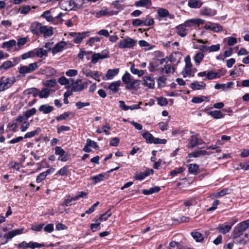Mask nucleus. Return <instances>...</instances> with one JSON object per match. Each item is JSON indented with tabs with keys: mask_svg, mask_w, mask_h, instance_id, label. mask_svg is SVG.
I'll use <instances>...</instances> for the list:
<instances>
[{
	"mask_svg": "<svg viewBox=\"0 0 249 249\" xmlns=\"http://www.w3.org/2000/svg\"><path fill=\"white\" fill-rule=\"evenodd\" d=\"M28 249L30 248L31 249H35L37 248H42L44 246L43 244L38 243L37 242H35L33 241H30L29 243H27Z\"/></svg>",
	"mask_w": 249,
	"mask_h": 249,
	"instance_id": "473e14b6",
	"label": "nucleus"
},
{
	"mask_svg": "<svg viewBox=\"0 0 249 249\" xmlns=\"http://www.w3.org/2000/svg\"><path fill=\"white\" fill-rule=\"evenodd\" d=\"M132 24L134 27L141 26L143 25V20L139 18H136L132 20Z\"/></svg>",
	"mask_w": 249,
	"mask_h": 249,
	"instance_id": "680f3d73",
	"label": "nucleus"
},
{
	"mask_svg": "<svg viewBox=\"0 0 249 249\" xmlns=\"http://www.w3.org/2000/svg\"><path fill=\"white\" fill-rule=\"evenodd\" d=\"M70 79H68L64 76H61L58 79V82L61 85H67L70 84Z\"/></svg>",
	"mask_w": 249,
	"mask_h": 249,
	"instance_id": "e2e57ef3",
	"label": "nucleus"
},
{
	"mask_svg": "<svg viewBox=\"0 0 249 249\" xmlns=\"http://www.w3.org/2000/svg\"><path fill=\"white\" fill-rule=\"evenodd\" d=\"M100 221L99 219L96 220L95 223H92L90 224V229L93 232H95L97 231H99L101 229Z\"/></svg>",
	"mask_w": 249,
	"mask_h": 249,
	"instance_id": "a19ab883",
	"label": "nucleus"
},
{
	"mask_svg": "<svg viewBox=\"0 0 249 249\" xmlns=\"http://www.w3.org/2000/svg\"><path fill=\"white\" fill-rule=\"evenodd\" d=\"M142 84L149 89H153L155 86V81L150 76H144Z\"/></svg>",
	"mask_w": 249,
	"mask_h": 249,
	"instance_id": "4468645a",
	"label": "nucleus"
},
{
	"mask_svg": "<svg viewBox=\"0 0 249 249\" xmlns=\"http://www.w3.org/2000/svg\"><path fill=\"white\" fill-rule=\"evenodd\" d=\"M208 153L206 150H198L194 152H192L189 154V156L190 158L192 157H198L200 155H204Z\"/></svg>",
	"mask_w": 249,
	"mask_h": 249,
	"instance_id": "c03bdc74",
	"label": "nucleus"
},
{
	"mask_svg": "<svg viewBox=\"0 0 249 249\" xmlns=\"http://www.w3.org/2000/svg\"><path fill=\"white\" fill-rule=\"evenodd\" d=\"M130 71L134 74H137L139 76H141L144 73L143 70H139L135 68L134 64H133L130 67Z\"/></svg>",
	"mask_w": 249,
	"mask_h": 249,
	"instance_id": "e433bc0d",
	"label": "nucleus"
},
{
	"mask_svg": "<svg viewBox=\"0 0 249 249\" xmlns=\"http://www.w3.org/2000/svg\"><path fill=\"white\" fill-rule=\"evenodd\" d=\"M88 32H85L82 33L71 32L69 33V35L74 37L73 42L75 43L79 44L88 36Z\"/></svg>",
	"mask_w": 249,
	"mask_h": 249,
	"instance_id": "1a4fd4ad",
	"label": "nucleus"
},
{
	"mask_svg": "<svg viewBox=\"0 0 249 249\" xmlns=\"http://www.w3.org/2000/svg\"><path fill=\"white\" fill-rule=\"evenodd\" d=\"M16 63H13L12 61L8 60L7 61L4 62L1 65V68H3L4 69H8L9 68H10L11 67H13L16 65Z\"/></svg>",
	"mask_w": 249,
	"mask_h": 249,
	"instance_id": "3c124183",
	"label": "nucleus"
},
{
	"mask_svg": "<svg viewBox=\"0 0 249 249\" xmlns=\"http://www.w3.org/2000/svg\"><path fill=\"white\" fill-rule=\"evenodd\" d=\"M119 72V69H109L106 75L107 79H112L113 77Z\"/></svg>",
	"mask_w": 249,
	"mask_h": 249,
	"instance_id": "a878e982",
	"label": "nucleus"
},
{
	"mask_svg": "<svg viewBox=\"0 0 249 249\" xmlns=\"http://www.w3.org/2000/svg\"><path fill=\"white\" fill-rule=\"evenodd\" d=\"M38 68L36 62L29 64L28 66H22L19 68L18 72L20 74H25L35 71Z\"/></svg>",
	"mask_w": 249,
	"mask_h": 249,
	"instance_id": "39448f33",
	"label": "nucleus"
},
{
	"mask_svg": "<svg viewBox=\"0 0 249 249\" xmlns=\"http://www.w3.org/2000/svg\"><path fill=\"white\" fill-rule=\"evenodd\" d=\"M151 4V0H140L135 3V5L137 7H145L147 5Z\"/></svg>",
	"mask_w": 249,
	"mask_h": 249,
	"instance_id": "c756f323",
	"label": "nucleus"
},
{
	"mask_svg": "<svg viewBox=\"0 0 249 249\" xmlns=\"http://www.w3.org/2000/svg\"><path fill=\"white\" fill-rule=\"evenodd\" d=\"M212 31L214 32H219L223 30V27L219 24L211 23Z\"/></svg>",
	"mask_w": 249,
	"mask_h": 249,
	"instance_id": "8fccbe9b",
	"label": "nucleus"
},
{
	"mask_svg": "<svg viewBox=\"0 0 249 249\" xmlns=\"http://www.w3.org/2000/svg\"><path fill=\"white\" fill-rule=\"evenodd\" d=\"M64 16V14L60 12L58 14L57 16L53 18L51 15V12L50 10H46L44 11L43 14L41 15V17L45 18L47 21L53 22L54 24L62 23L63 19L61 18Z\"/></svg>",
	"mask_w": 249,
	"mask_h": 249,
	"instance_id": "f03ea898",
	"label": "nucleus"
},
{
	"mask_svg": "<svg viewBox=\"0 0 249 249\" xmlns=\"http://www.w3.org/2000/svg\"><path fill=\"white\" fill-rule=\"evenodd\" d=\"M36 112V110L35 108H32L31 109L27 110L24 113V116L26 118V119H28L31 116L34 115Z\"/></svg>",
	"mask_w": 249,
	"mask_h": 249,
	"instance_id": "4d7b16f0",
	"label": "nucleus"
},
{
	"mask_svg": "<svg viewBox=\"0 0 249 249\" xmlns=\"http://www.w3.org/2000/svg\"><path fill=\"white\" fill-rule=\"evenodd\" d=\"M36 56L35 49L27 53H25L22 54L21 58L22 59H26L29 58H32Z\"/></svg>",
	"mask_w": 249,
	"mask_h": 249,
	"instance_id": "79ce46f5",
	"label": "nucleus"
},
{
	"mask_svg": "<svg viewBox=\"0 0 249 249\" xmlns=\"http://www.w3.org/2000/svg\"><path fill=\"white\" fill-rule=\"evenodd\" d=\"M203 2L200 0H189L188 5L191 8H199L201 7Z\"/></svg>",
	"mask_w": 249,
	"mask_h": 249,
	"instance_id": "5701e85b",
	"label": "nucleus"
},
{
	"mask_svg": "<svg viewBox=\"0 0 249 249\" xmlns=\"http://www.w3.org/2000/svg\"><path fill=\"white\" fill-rule=\"evenodd\" d=\"M229 193V189L228 188H225L218 192L215 196L216 197H221Z\"/></svg>",
	"mask_w": 249,
	"mask_h": 249,
	"instance_id": "338daca9",
	"label": "nucleus"
},
{
	"mask_svg": "<svg viewBox=\"0 0 249 249\" xmlns=\"http://www.w3.org/2000/svg\"><path fill=\"white\" fill-rule=\"evenodd\" d=\"M225 40H227L229 46H233L237 42L236 38L234 37H228L225 38Z\"/></svg>",
	"mask_w": 249,
	"mask_h": 249,
	"instance_id": "bf43d9fd",
	"label": "nucleus"
},
{
	"mask_svg": "<svg viewBox=\"0 0 249 249\" xmlns=\"http://www.w3.org/2000/svg\"><path fill=\"white\" fill-rule=\"evenodd\" d=\"M204 54L202 53H197L196 54L194 57V61L196 65H198L203 59Z\"/></svg>",
	"mask_w": 249,
	"mask_h": 249,
	"instance_id": "2f4dec72",
	"label": "nucleus"
},
{
	"mask_svg": "<svg viewBox=\"0 0 249 249\" xmlns=\"http://www.w3.org/2000/svg\"><path fill=\"white\" fill-rule=\"evenodd\" d=\"M192 70L191 68H188L186 67L184 68L183 71L182 72L183 77H186L187 76H194V74L192 73Z\"/></svg>",
	"mask_w": 249,
	"mask_h": 249,
	"instance_id": "5fc2aeb1",
	"label": "nucleus"
},
{
	"mask_svg": "<svg viewBox=\"0 0 249 249\" xmlns=\"http://www.w3.org/2000/svg\"><path fill=\"white\" fill-rule=\"evenodd\" d=\"M41 26V23L38 22H34L31 24L30 30L33 34L37 36L39 34L40 27Z\"/></svg>",
	"mask_w": 249,
	"mask_h": 249,
	"instance_id": "6ab92c4d",
	"label": "nucleus"
},
{
	"mask_svg": "<svg viewBox=\"0 0 249 249\" xmlns=\"http://www.w3.org/2000/svg\"><path fill=\"white\" fill-rule=\"evenodd\" d=\"M143 25L148 26H152L155 23L154 19L149 15H147L146 17L145 20H143Z\"/></svg>",
	"mask_w": 249,
	"mask_h": 249,
	"instance_id": "4c0bfd02",
	"label": "nucleus"
},
{
	"mask_svg": "<svg viewBox=\"0 0 249 249\" xmlns=\"http://www.w3.org/2000/svg\"><path fill=\"white\" fill-rule=\"evenodd\" d=\"M158 104L161 106H166L168 104V101L166 98L160 97L157 99Z\"/></svg>",
	"mask_w": 249,
	"mask_h": 249,
	"instance_id": "69168bd1",
	"label": "nucleus"
},
{
	"mask_svg": "<svg viewBox=\"0 0 249 249\" xmlns=\"http://www.w3.org/2000/svg\"><path fill=\"white\" fill-rule=\"evenodd\" d=\"M69 166L65 165L62 168H61L57 172L56 175L59 174L60 176H67L69 174Z\"/></svg>",
	"mask_w": 249,
	"mask_h": 249,
	"instance_id": "ea45409f",
	"label": "nucleus"
},
{
	"mask_svg": "<svg viewBox=\"0 0 249 249\" xmlns=\"http://www.w3.org/2000/svg\"><path fill=\"white\" fill-rule=\"evenodd\" d=\"M67 43L64 41H61L56 43L52 48V52L53 54H55L62 51L65 46L67 45Z\"/></svg>",
	"mask_w": 249,
	"mask_h": 249,
	"instance_id": "f3484780",
	"label": "nucleus"
},
{
	"mask_svg": "<svg viewBox=\"0 0 249 249\" xmlns=\"http://www.w3.org/2000/svg\"><path fill=\"white\" fill-rule=\"evenodd\" d=\"M41 131V128L39 127L36 128V129L33 131H31L29 132L26 133L24 136V138H30L34 137L37 134L39 133Z\"/></svg>",
	"mask_w": 249,
	"mask_h": 249,
	"instance_id": "72a5a7b5",
	"label": "nucleus"
},
{
	"mask_svg": "<svg viewBox=\"0 0 249 249\" xmlns=\"http://www.w3.org/2000/svg\"><path fill=\"white\" fill-rule=\"evenodd\" d=\"M197 136L198 135L191 136L189 139V148H193L196 145L201 144L202 143V141L201 140H199Z\"/></svg>",
	"mask_w": 249,
	"mask_h": 249,
	"instance_id": "2eb2a0df",
	"label": "nucleus"
},
{
	"mask_svg": "<svg viewBox=\"0 0 249 249\" xmlns=\"http://www.w3.org/2000/svg\"><path fill=\"white\" fill-rule=\"evenodd\" d=\"M226 71H227L224 69L218 70L217 72H213L212 71H209L207 73V78L209 80L219 78L221 76L225 75Z\"/></svg>",
	"mask_w": 249,
	"mask_h": 249,
	"instance_id": "9d476101",
	"label": "nucleus"
},
{
	"mask_svg": "<svg viewBox=\"0 0 249 249\" xmlns=\"http://www.w3.org/2000/svg\"><path fill=\"white\" fill-rule=\"evenodd\" d=\"M87 143L88 144V145L89 146V147H92L96 150H98L99 149V147L97 144V143L90 139H88L87 140Z\"/></svg>",
	"mask_w": 249,
	"mask_h": 249,
	"instance_id": "603ef678",
	"label": "nucleus"
},
{
	"mask_svg": "<svg viewBox=\"0 0 249 249\" xmlns=\"http://www.w3.org/2000/svg\"><path fill=\"white\" fill-rule=\"evenodd\" d=\"M202 15L212 17L216 14V10L208 7H203L200 10Z\"/></svg>",
	"mask_w": 249,
	"mask_h": 249,
	"instance_id": "a211bd4d",
	"label": "nucleus"
},
{
	"mask_svg": "<svg viewBox=\"0 0 249 249\" xmlns=\"http://www.w3.org/2000/svg\"><path fill=\"white\" fill-rule=\"evenodd\" d=\"M35 50L36 56L40 58H42L44 56H47L48 51L44 50L43 48L36 49Z\"/></svg>",
	"mask_w": 249,
	"mask_h": 249,
	"instance_id": "cd10ccee",
	"label": "nucleus"
},
{
	"mask_svg": "<svg viewBox=\"0 0 249 249\" xmlns=\"http://www.w3.org/2000/svg\"><path fill=\"white\" fill-rule=\"evenodd\" d=\"M26 92L27 94H33V96L36 97L38 95L39 90L37 88H32L26 89Z\"/></svg>",
	"mask_w": 249,
	"mask_h": 249,
	"instance_id": "a18cd8bd",
	"label": "nucleus"
},
{
	"mask_svg": "<svg viewBox=\"0 0 249 249\" xmlns=\"http://www.w3.org/2000/svg\"><path fill=\"white\" fill-rule=\"evenodd\" d=\"M55 154L59 156L58 160L63 162L68 160V154L60 146H56L55 148Z\"/></svg>",
	"mask_w": 249,
	"mask_h": 249,
	"instance_id": "9b49d317",
	"label": "nucleus"
},
{
	"mask_svg": "<svg viewBox=\"0 0 249 249\" xmlns=\"http://www.w3.org/2000/svg\"><path fill=\"white\" fill-rule=\"evenodd\" d=\"M50 89L47 88L43 89L38 93L40 98H45L49 96L50 94Z\"/></svg>",
	"mask_w": 249,
	"mask_h": 249,
	"instance_id": "c9c22d12",
	"label": "nucleus"
},
{
	"mask_svg": "<svg viewBox=\"0 0 249 249\" xmlns=\"http://www.w3.org/2000/svg\"><path fill=\"white\" fill-rule=\"evenodd\" d=\"M232 235L236 244H246L249 240L248 233L244 234L242 233L232 234Z\"/></svg>",
	"mask_w": 249,
	"mask_h": 249,
	"instance_id": "0eeeda50",
	"label": "nucleus"
},
{
	"mask_svg": "<svg viewBox=\"0 0 249 249\" xmlns=\"http://www.w3.org/2000/svg\"><path fill=\"white\" fill-rule=\"evenodd\" d=\"M109 52L107 50H104L102 53H94L92 55L91 63L96 64L100 59H103L109 57Z\"/></svg>",
	"mask_w": 249,
	"mask_h": 249,
	"instance_id": "6e6552de",
	"label": "nucleus"
},
{
	"mask_svg": "<svg viewBox=\"0 0 249 249\" xmlns=\"http://www.w3.org/2000/svg\"><path fill=\"white\" fill-rule=\"evenodd\" d=\"M53 109L54 108L53 106H49L48 104H45L40 106L38 110L44 114H48L51 112Z\"/></svg>",
	"mask_w": 249,
	"mask_h": 249,
	"instance_id": "4be33fe9",
	"label": "nucleus"
},
{
	"mask_svg": "<svg viewBox=\"0 0 249 249\" xmlns=\"http://www.w3.org/2000/svg\"><path fill=\"white\" fill-rule=\"evenodd\" d=\"M118 12L113 10H110L109 9L106 8L105 9H102L96 13V17L100 18L102 16H111L117 15Z\"/></svg>",
	"mask_w": 249,
	"mask_h": 249,
	"instance_id": "f8f14e48",
	"label": "nucleus"
},
{
	"mask_svg": "<svg viewBox=\"0 0 249 249\" xmlns=\"http://www.w3.org/2000/svg\"><path fill=\"white\" fill-rule=\"evenodd\" d=\"M206 86V84L203 82L196 81L191 84L190 88L193 90H200L204 89Z\"/></svg>",
	"mask_w": 249,
	"mask_h": 249,
	"instance_id": "aec40b11",
	"label": "nucleus"
},
{
	"mask_svg": "<svg viewBox=\"0 0 249 249\" xmlns=\"http://www.w3.org/2000/svg\"><path fill=\"white\" fill-rule=\"evenodd\" d=\"M167 80V78L163 75L161 76H160L158 79H157V82L158 84V86H162L164 87L165 85L166 81Z\"/></svg>",
	"mask_w": 249,
	"mask_h": 249,
	"instance_id": "6e6d98bb",
	"label": "nucleus"
},
{
	"mask_svg": "<svg viewBox=\"0 0 249 249\" xmlns=\"http://www.w3.org/2000/svg\"><path fill=\"white\" fill-rule=\"evenodd\" d=\"M234 224V222L231 223V225H221L218 227L219 232L225 234L228 232L231 229L232 226Z\"/></svg>",
	"mask_w": 249,
	"mask_h": 249,
	"instance_id": "b1692460",
	"label": "nucleus"
},
{
	"mask_svg": "<svg viewBox=\"0 0 249 249\" xmlns=\"http://www.w3.org/2000/svg\"><path fill=\"white\" fill-rule=\"evenodd\" d=\"M249 228V219L240 222L234 228L232 234L243 233Z\"/></svg>",
	"mask_w": 249,
	"mask_h": 249,
	"instance_id": "423d86ee",
	"label": "nucleus"
},
{
	"mask_svg": "<svg viewBox=\"0 0 249 249\" xmlns=\"http://www.w3.org/2000/svg\"><path fill=\"white\" fill-rule=\"evenodd\" d=\"M176 29L177 34L181 37H184L187 34L186 28L182 24L177 26Z\"/></svg>",
	"mask_w": 249,
	"mask_h": 249,
	"instance_id": "412c9836",
	"label": "nucleus"
},
{
	"mask_svg": "<svg viewBox=\"0 0 249 249\" xmlns=\"http://www.w3.org/2000/svg\"><path fill=\"white\" fill-rule=\"evenodd\" d=\"M16 44V41L15 40H10L8 41L4 42L2 43V48H10L12 47L15 46Z\"/></svg>",
	"mask_w": 249,
	"mask_h": 249,
	"instance_id": "de8ad7c7",
	"label": "nucleus"
},
{
	"mask_svg": "<svg viewBox=\"0 0 249 249\" xmlns=\"http://www.w3.org/2000/svg\"><path fill=\"white\" fill-rule=\"evenodd\" d=\"M70 130V127L68 126L61 125L57 127V132L60 134L63 131H68Z\"/></svg>",
	"mask_w": 249,
	"mask_h": 249,
	"instance_id": "774afa93",
	"label": "nucleus"
},
{
	"mask_svg": "<svg viewBox=\"0 0 249 249\" xmlns=\"http://www.w3.org/2000/svg\"><path fill=\"white\" fill-rule=\"evenodd\" d=\"M71 89L74 92L80 91L84 89V87L82 85V84H72Z\"/></svg>",
	"mask_w": 249,
	"mask_h": 249,
	"instance_id": "052dcab7",
	"label": "nucleus"
},
{
	"mask_svg": "<svg viewBox=\"0 0 249 249\" xmlns=\"http://www.w3.org/2000/svg\"><path fill=\"white\" fill-rule=\"evenodd\" d=\"M71 112H65L60 115L57 116L55 119L57 121L66 120L71 114Z\"/></svg>",
	"mask_w": 249,
	"mask_h": 249,
	"instance_id": "13d9d810",
	"label": "nucleus"
},
{
	"mask_svg": "<svg viewBox=\"0 0 249 249\" xmlns=\"http://www.w3.org/2000/svg\"><path fill=\"white\" fill-rule=\"evenodd\" d=\"M158 14L160 18H165L169 16V11L164 8H160L158 11Z\"/></svg>",
	"mask_w": 249,
	"mask_h": 249,
	"instance_id": "58836bf2",
	"label": "nucleus"
},
{
	"mask_svg": "<svg viewBox=\"0 0 249 249\" xmlns=\"http://www.w3.org/2000/svg\"><path fill=\"white\" fill-rule=\"evenodd\" d=\"M104 175L103 174H100L98 175L94 176L91 177V179L94 181V184H96L99 182L104 180Z\"/></svg>",
	"mask_w": 249,
	"mask_h": 249,
	"instance_id": "49530a36",
	"label": "nucleus"
},
{
	"mask_svg": "<svg viewBox=\"0 0 249 249\" xmlns=\"http://www.w3.org/2000/svg\"><path fill=\"white\" fill-rule=\"evenodd\" d=\"M16 80L14 76L7 77L2 76L0 79V85L3 90L10 88L16 82Z\"/></svg>",
	"mask_w": 249,
	"mask_h": 249,
	"instance_id": "7ed1b4c3",
	"label": "nucleus"
},
{
	"mask_svg": "<svg viewBox=\"0 0 249 249\" xmlns=\"http://www.w3.org/2000/svg\"><path fill=\"white\" fill-rule=\"evenodd\" d=\"M180 56L181 53H179V52H176L171 53L169 57H166V58H167L168 59V61L170 62H174L176 61L175 57L176 56H178L179 58V59H180Z\"/></svg>",
	"mask_w": 249,
	"mask_h": 249,
	"instance_id": "37998d69",
	"label": "nucleus"
},
{
	"mask_svg": "<svg viewBox=\"0 0 249 249\" xmlns=\"http://www.w3.org/2000/svg\"><path fill=\"white\" fill-rule=\"evenodd\" d=\"M56 79H51L45 81L43 84L46 87L53 88L56 85Z\"/></svg>",
	"mask_w": 249,
	"mask_h": 249,
	"instance_id": "09e8293b",
	"label": "nucleus"
},
{
	"mask_svg": "<svg viewBox=\"0 0 249 249\" xmlns=\"http://www.w3.org/2000/svg\"><path fill=\"white\" fill-rule=\"evenodd\" d=\"M208 114L212 116L215 119H218L224 117V115L220 110H215L214 111H211Z\"/></svg>",
	"mask_w": 249,
	"mask_h": 249,
	"instance_id": "bb28decb",
	"label": "nucleus"
},
{
	"mask_svg": "<svg viewBox=\"0 0 249 249\" xmlns=\"http://www.w3.org/2000/svg\"><path fill=\"white\" fill-rule=\"evenodd\" d=\"M39 34L44 35L45 37H50L53 34V29L52 27H48L47 26H42L40 27Z\"/></svg>",
	"mask_w": 249,
	"mask_h": 249,
	"instance_id": "dca6fc26",
	"label": "nucleus"
},
{
	"mask_svg": "<svg viewBox=\"0 0 249 249\" xmlns=\"http://www.w3.org/2000/svg\"><path fill=\"white\" fill-rule=\"evenodd\" d=\"M191 235L196 242H200L203 240V235L199 232H192Z\"/></svg>",
	"mask_w": 249,
	"mask_h": 249,
	"instance_id": "7c9ffc66",
	"label": "nucleus"
},
{
	"mask_svg": "<svg viewBox=\"0 0 249 249\" xmlns=\"http://www.w3.org/2000/svg\"><path fill=\"white\" fill-rule=\"evenodd\" d=\"M199 170V166L196 164H190L188 166V171L190 174L196 175Z\"/></svg>",
	"mask_w": 249,
	"mask_h": 249,
	"instance_id": "c85d7f7f",
	"label": "nucleus"
},
{
	"mask_svg": "<svg viewBox=\"0 0 249 249\" xmlns=\"http://www.w3.org/2000/svg\"><path fill=\"white\" fill-rule=\"evenodd\" d=\"M122 79V81L125 84L126 89L137 90L139 89L141 82L140 80L131 78V76L128 71H125L123 75Z\"/></svg>",
	"mask_w": 249,
	"mask_h": 249,
	"instance_id": "f257e3e1",
	"label": "nucleus"
},
{
	"mask_svg": "<svg viewBox=\"0 0 249 249\" xmlns=\"http://www.w3.org/2000/svg\"><path fill=\"white\" fill-rule=\"evenodd\" d=\"M165 73L167 74L174 73L175 71V68L170 64L165 65Z\"/></svg>",
	"mask_w": 249,
	"mask_h": 249,
	"instance_id": "864d4df0",
	"label": "nucleus"
},
{
	"mask_svg": "<svg viewBox=\"0 0 249 249\" xmlns=\"http://www.w3.org/2000/svg\"><path fill=\"white\" fill-rule=\"evenodd\" d=\"M120 84L121 81L120 80L113 82L109 85L108 87V89H110V90L112 91L113 92L115 93L119 91V87H120Z\"/></svg>",
	"mask_w": 249,
	"mask_h": 249,
	"instance_id": "393cba45",
	"label": "nucleus"
},
{
	"mask_svg": "<svg viewBox=\"0 0 249 249\" xmlns=\"http://www.w3.org/2000/svg\"><path fill=\"white\" fill-rule=\"evenodd\" d=\"M23 230L24 229H16L4 234L3 237L6 239L5 243H7L8 240L11 239L16 235L22 233Z\"/></svg>",
	"mask_w": 249,
	"mask_h": 249,
	"instance_id": "ddd939ff",
	"label": "nucleus"
},
{
	"mask_svg": "<svg viewBox=\"0 0 249 249\" xmlns=\"http://www.w3.org/2000/svg\"><path fill=\"white\" fill-rule=\"evenodd\" d=\"M142 137L146 140L147 143H152L154 140L153 136L148 132H146L142 134Z\"/></svg>",
	"mask_w": 249,
	"mask_h": 249,
	"instance_id": "f704fd0d",
	"label": "nucleus"
},
{
	"mask_svg": "<svg viewBox=\"0 0 249 249\" xmlns=\"http://www.w3.org/2000/svg\"><path fill=\"white\" fill-rule=\"evenodd\" d=\"M44 226V224L41 223L38 225H33L31 227V230L36 231H40Z\"/></svg>",
	"mask_w": 249,
	"mask_h": 249,
	"instance_id": "0e129e2a",
	"label": "nucleus"
},
{
	"mask_svg": "<svg viewBox=\"0 0 249 249\" xmlns=\"http://www.w3.org/2000/svg\"><path fill=\"white\" fill-rule=\"evenodd\" d=\"M136 44V41L134 39L127 37L120 40L118 42V47L120 49L132 48Z\"/></svg>",
	"mask_w": 249,
	"mask_h": 249,
	"instance_id": "20e7f679",
	"label": "nucleus"
}]
</instances>
